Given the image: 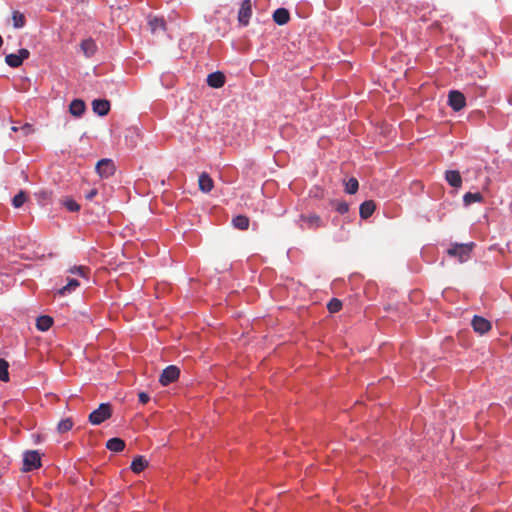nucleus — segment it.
Instances as JSON below:
<instances>
[{"instance_id":"1","label":"nucleus","mask_w":512,"mask_h":512,"mask_svg":"<svg viewBox=\"0 0 512 512\" xmlns=\"http://www.w3.org/2000/svg\"><path fill=\"white\" fill-rule=\"evenodd\" d=\"M112 416V408L109 403H102L89 414L88 420L92 425H100Z\"/></svg>"},{"instance_id":"2","label":"nucleus","mask_w":512,"mask_h":512,"mask_svg":"<svg viewBox=\"0 0 512 512\" xmlns=\"http://www.w3.org/2000/svg\"><path fill=\"white\" fill-rule=\"evenodd\" d=\"M299 221L301 229L317 230L325 226L324 221L317 214H302Z\"/></svg>"},{"instance_id":"3","label":"nucleus","mask_w":512,"mask_h":512,"mask_svg":"<svg viewBox=\"0 0 512 512\" xmlns=\"http://www.w3.org/2000/svg\"><path fill=\"white\" fill-rule=\"evenodd\" d=\"M41 466V457L38 451H26L23 457V471L28 472Z\"/></svg>"},{"instance_id":"4","label":"nucleus","mask_w":512,"mask_h":512,"mask_svg":"<svg viewBox=\"0 0 512 512\" xmlns=\"http://www.w3.org/2000/svg\"><path fill=\"white\" fill-rule=\"evenodd\" d=\"M472 246L473 244H455L448 249V254L458 257L460 262H464L469 258Z\"/></svg>"},{"instance_id":"5","label":"nucleus","mask_w":512,"mask_h":512,"mask_svg":"<svg viewBox=\"0 0 512 512\" xmlns=\"http://www.w3.org/2000/svg\"><path fill=\"white\" fill-rule=\"evenodd\" d=\"M179 374H180V370L177 366H175V365L167 366L162 371V373L159 377V382L161 383V385L167 386V385L173 383L174 381H176L179 377Z\"/></svg>"},{"instance_id":"6","label":"nucleus","mask_w":512,"mask_h":512,"mask_svg":"<svg viewBox=\"0 0 512 512\" xmlns=\"http://www.w3.org/2000/svg\"><path fill=\"white\" fill-rule=\"evenodd\" d=\"M448 104L454 111L462 110L466 105L464 94L457 90L450 91L448 94Z\"/></svg>"},{"instance_id":"7","label":"nucleus","mask_w":512,"mask_h":512,"mask_svg":"<svg viewBox=\"0 0 512 512\" xmlns=\"http://www.w3.org/2000/svg\"><path fill=\"white\" fill-rule=\"evenodd\" d=\"M29 55H30V52L27 49L22 48L18 51V54H14V53L8 54L5 57V62L10 67L17 68L23 63V61L25 59L29 58Z\"/></svg>"},{"instance_id":"8","label":"nucleus","mask_w":512,"mask_h":512,"mask_svg":"<svg viewBox=\"0 0 512 512\" xmlns=\"http://www.w3.org/2000/svg\"><path fill=\"white\" fill-rule=\"evenodd\" d=\"M96 171L102 178H108L115 172V166L111 159H101L96 164Z\"/></svg>"},{"instance_id":"9","label":"nucleus","mask_w":512,"mask_h":512,"mask_svg":"<svg viewBox=\"0 0 512 512\" xmlns=\"http://www.w3.org/2000/svg\"><path fill=\"white\" fill-rule=\"evenodd\" d=\"M252 15V3L251 0H244L241 4L239 13H238V20L240 24L246 26L249 23V20Z\"/></svg>"},{"instance_id":"10","label":"nucleus","mask_w":512,"mask_h":512,"mask_svg":"<svg viewBox=\"0 0 512 512\" xmlns=\"http://www.w3.org/2000/svg\"><path fill=\"white\" fill-rule=\"evenodd\" d=\"M471 325L475 332L485 334L491 329V323L486 318L481 316H474Z\"/></svg>"},{"instance_id":"11","label":"nucleus","mask_w":512,"mask_h":512,"mask_svg":"<svg viewBox=\"0 0 512 512\" xmlns=\"http://www.w3.org/2000/svg\"><path fill=\"white\" fill-rule=\"evenodd\" d=\"M92 109L99 116H105L110 111V102L106 99H95L92 102Z\"/></svg>"},{"instance_id":"12","label":"nucleus","mask_w":512,"mask_h":512,"mask_svg":"<svg viewBox=\"0 0 512 512\" xmlns=\"http://www.w3.org/2000/svg\"><path fill=\"white\" fill-rule=\"evenodd\" d=\"M225 83V76L222 72L216 71L210 73L207 77V84L212 88H220Z\"/></svg>"},{"instance_id":"13","label":"nucleus","mask_w":512,"mask_h":512,"mask_svg":"<svg viewBox=\"0 0 512 512\" xmlns=\"http://www.w3.org/2000/svg\"><path fill=\"white\" fill-rule=\"evenodd\" d=\"M445 179L452 187L459 188L462 185V177L457 170L446 171Z\"/></svg>"},{"instance_id":"14","label":"nucleus","mask_w":512,"mask_h":512,"mask_svg":"<svg viewBox=\"0 0 512 512\" xmlns=\"http://www.w3.org/2000/svg\"><path fill=\"white\" fill-rule=\"evenodd\" d=\"M376 204L373 200L364 201L359 208L360 217L362 219L369 218L375 211Z\"/></svg>"},{"instance_id":"15","label":"nucleus","mask_w":512,"mask_h":512,"mask_svg":"<svg viewBox=\"0 0 512 512\" xmlns=\"http://www.w3.org/2000/svg\"><path fill=\"white\" fill-rule=\"evenodd\" d=\"M198 184H199V189L202 192H204V193L210 192L213 189V186H214L213 185V180L205 172L200 174L199 179H198Z\"/></svg>"},{"instance_id":"16","label":"nucleus","mask_w":512,"mask_h":512,"mask_svg":"<svg viewBox=\"0 0 512 512\" xmlns=\"http://www.w3.org/2000/svg\"><path fill=\"white\" fill-rule=\"evenodd\" d=\"M80 48L86 57H91L95 54L97 45L93 39L88 38L81 42Z\"/></svg>"},{"instance_id":"17","label":"nucleus","mask_w":512,"mask_h":512,"mask_svg":"<svg viewBox=\"0 0 512 512\" xmlns=\"http://www.w3.org/2000/svg\"><path fill=\"white\" fill-rule=\"evenodd\" d=\"M290 19L289 11L285 8H278L273 13V20L278 25H285Z\"/></svg>"},{"instance_id":"18","label":"nucleus","mask_w":512,"mask_h":512,"mask_svg":"<svg viewBox=\"0 0 512 512\" xmlns=\"http://www.w3.org/2000/svg\"><path fill=\"white\" fill-rule=\"evenodd\" d=\"M86 106L81 99H74L69 106V112L75 116L80 117L85 112Z\"/></svg>"},{"instance_id":"19","label":"nucleus","mask_w":512,"mask_h":512,"mask_svg":"<svg viewBox=\"0 0 512 512\" xmlns=\"http://www.w3.org/2000/svg\"><path fill=\"white\" fill-rule=\"evenodd\" d=\"M148 466V461L143 456H137L131 463V470L134 473L142 472Z\"/></svg>"},{"instance_id":"20","label":"nucleus","mask_w":512,"mask_h":512,"mask_svg":"<svg viewBox=\"0 0 512 512\" xmlns=\"http://www.w3.org/2000/svg\"><path fill=\"white\" fill-rule=\"evenodd\" d=\"M106 447L113 452H121L125 448V442L120 438H111L107 441Z\"/></svg>"},{"instance_id":"21","label":"nucleus","mask_w":512,"mask_h":512,"mask_svg":"<svg viewBox=\"0 0 512 512\" xmlns=\"http://www.w3.org/2000/svg\"><path fill=\"white\" fill-rule=\"evenodd\" d=\"M53 324V319L50 316H39L36 320V327L40 331H47Z\"/></svg>"},{"instance_id":"22","label":"nucleus","mask_w":512,"mask_h":512,"mask_svg":"<svg viewBox=\"0 0 512 512\" xmlns=\"http://www.w3.org/2000/svg\"><path fill=\"white\" fill-rule=\"evenodd\" d=\"M249 223V218L245 215H237L232 219L233 226L240 230H247L249 227Z\"/></svg>"},{"instance_id":"23","label":"nucleus","mask_w":512,"mask_h":512,"mask_svg":"<svg viewBox=\"0 0 512 512\" xmlns=\"http://www.w3.org/2000/svg\"><path fill=\"white\" fill-rule=\"evenodd\" d=\"M13 27L16 29L22 28L26 24V18L23 13L19 11H13L12 13Z\"/></svg>"},{"instance_id":"24","label":"nucleus","mask_w":512,"mask_h":512,"mask_svg":"<svg viewBox=\"0 0 512 512\" xmlns=\"http://www.w3.org/2000/svg\"><path fill=\"white\" fill-rule=\"evenodd\" d=\"M482 200H483V196L480 193L467 192L463 196V201H464L465 205H470L475 202H481Z\"/></svg>"},{"instance_id":"25","label":"nucleus","mask_w":512,"mask_h":512,"mask_svg":"<svg viewBox=\"0 0 512 512\" xmlns=\"http://www.w3.org/2000/svg\"><path fill=\"white\" fill-rule=\"evenodd\" d=\"M149 26L152 32H155L157 30H164L165 22L162 18L154 17L149 20Z\"/></svg>"},{"instance_id":"26","label":"nucleus","mask_w":512,"mask_h":512,"mask_svg":"<svg viewBox=\"0 0 512 512\" xmlns=\"http://www.w3.org/2000/svg\"><path fill=\"white\" fill-rule=\"evenodd\" d=\"M9 363L5 359H0V380L3 382L9 381Z\"/></svg>"},{"instance_id":"27","label":"nucleus","mask_w":512,"mask_h":512,"mask_svg":"<svg viewBox=\"0 0 512 512\" xmlns=\"http://www.w3.org/2000/svg\"><path fill=\"white\" fill-rule=\"evenodd\" d=\"M73 421L71 418H66L61 420L57 425V430L59 433H65L72 429Z\"/></svg>"},{"instance_id":"28","label":"nucleus","mask_w":512,"mask_h":512,"mask_svg":"<svg viewBox=\"0 0 512 512\" xmlns=\"http://www.w3.org/2000/svg\"><path fill=\"white\" fill-rule=\"evenodd\" d=\"M27 200V195L24 191H20L17 195H15L12 199V205L15 208H20Z\"/></svg>"},{"instance_id":"29","label":"nucleus","mask_w":512,"mask_h":512,"mask_svg":"<svg viewBox=\"0 0 512 512\" xmlns=\"http://www.w3.org/2000/svg\"><path fill=\"white\" fill-rule=\"evenodd\" d=\"M79 286V282L76 279H70L64 287L58 290V293L60 295H65L67 292H70L71 290L75 289Z\"/></svg>"},{"instance_id":"30","label":"nucleus","mask_w":512,"mask_h":512,"mask_svg":"<svg viewBox=\"0 0 512 512\" xmlns=\"http://www.w3.org/2000/svg\"><path fill=\"white\" fill-rule=\"evenodd\" d=\"M359 187L358 180L356 178H350L346 183L345 191L348 194H354L357 192Z\"/></svg>"},{"instance_id":"31","label":"nucleus","mask_w":512,"mask_h":512,"mask_svg":"<svg viewBox=\"0 0 512 512\" xmlns=\"http://www.w3.org/2000/svg\"><path fill=\"white\" fill-rule=\"evenodd\" d=\"M329 312L336 313L342 308V302L339 299L333 298L327 305Z\"/></svg>"},{"instance_id":"32","label":"nucleus","mask_w":512,"mask_h":512,"mask_svg":"<svg viewBox=\"0 0 512 512\" xmlns=\"http://www.w3.org/2000/svg\"><path fill=\"white\" fill-rule=\"evenodd\" d=\"M63 205L71 212H77L80 209V205L73 199H65Z\"/></svg>"},{"instance_id":"33","label":"nucleus","mask_w":512,"mask_h":512,"mask_svg":"<svg viewBox=\"0 0 512 512\" xmlns=\"http://www.w3.org/2000/svg\"><path fill=\"white\" fill-rule=\"evenodd\" d=\"M336 211L339 212L340 214H345L346 212H348L349 210V206L346 202L342 201V202H338L336 204V207H335Z\"/></svg>"},{"instance_id":"34","label":"nucleus","mask_w":512,"mask_h":512,"mask_svg":"<svg viewBox=\"0 0 512 512\" xmlns=\"http://www.w3.org/2000/svg\"><path fill=\"white\" fill-rule=\"evenodd\" d=\"M88 271V269L84 266H78V267H74L72 269H70V272L73 273V274H78L80 276H83L85 277L86 276V272Z\"/></svg>"},{"instance_id":"35","label":"nucleus","mask_w":512,"mask_h":512,"mask_svg":"<svg viewBox=\"0 0 512 512\" xmlns=\"http://www.w3.org/2000/svg\"><path fill=\"white\" fill-rule=\"evenodd\" d=\"M138 399H139V401H140L142 404H146V403H148V401L150 400V397H149V395H148L147 393H145V392H140V393L138 394Z\"/></svg>"},{"instance_id":"36","label":"nucleus","mask_w":512,"mask_h":512,"mask_svg":"<svg viewBox=\"0 0 512 512\" xmlns=\"http://www.w3.org/2000/svg\"><path fill=\"white\" fill-rule=\"evenodd\" d=\"M97 190L96 189H92L90 190L87 194H86V199L88 200H92L96 195H97Z\"/></svg>"},{"instance_id":"37","label":"nucleus","mask_w":512,"mask_h":512,"mask_svg":"<svg viewBox=\"0 0 512 512\" xmlns=\"http://www.w3.org/2000/svg\"><path fill=\"white\" fill-rule=\"evenodd\" d=\"M3 45V38L2 36L0 35V47Z\"/></svg>"}]
</instances>
